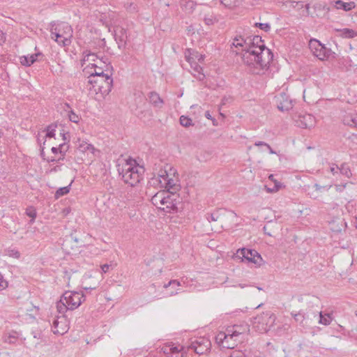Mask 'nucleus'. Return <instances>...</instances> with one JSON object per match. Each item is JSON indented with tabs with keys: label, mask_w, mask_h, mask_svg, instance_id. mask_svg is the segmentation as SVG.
<instances>
[{
	"label": "nucleus",
	"mask_w": 357,
	"mask_h": 357,
	"mask_svg": "<svg viewBox=\"0 0 357 357\" xmlns=\"http://www.w3.org/2000/svg\"><path fill=\"white\" fill-rule=\"evenodd\" d=\"M250 45L248 50L242 54V59L245 65L253 68V73L259 74L261 70L267 69L273 54L270 49L266 47L261 37L250 36Z\"/></svg>",
	"instance_id": "obj_1"
},
{
	"label": "nucleus",
	"mask_w": 357,
	"mask_h": 357,
	"mask_svg": "<svg viewBox=\"0 0 357 357\" xmlns=\"http://www.w3.org/2000/svg\"><path fill=\"white\" fill-rule=\"evenodd\" d=\"M119 172L122 175L123 181L130 186H135L143 179V167L136 165V161L131 158L126 160L121 172L120 169Z\"/></svg>",
	"instance_id": "obj_2"
},
{
	"label": "nucleus",
	"mask_w": 357,
	"mask_h": 357,
	"mask_svg": "<svg viewBox=\"0 0 357 357\" xmlns=\"http://www.w3.org/2000/svg\"><path fill=\"white\" fill-rule=\"evenodd\" d=\"M85 300V295L78 291H66L57 303L56 307L59 313H64L67 310L77 309Z\"/></svg>",
	"instance_id": "obj_3"
},
{
	"label": "nucleus",
	"mask_w": 357,
	"mask_h": 357,
	"mask_svg": "<svg viewBox=\"0 0 357 357\" xmlns=\"http://www.w3.org/2000/svg\"><path fill=\"white\" fill-rule=\"evenodd\" d=\"M63 24H52L50 29L51 38L62 47L69 46L73 36V29L69 24H66L63 31H61V25Z\"/></svg>",
	"instance_id": "obj_4"
},
{
	"label": "nucleus",
	"mask_w": 357,
	"mask_h": 357,
	"mask_svg": "<svg viewBox=\"0 0 357 357\" xmlns=\"http://www.w3.org/2000/svg\"><path fill=\"white\" fill-rule=\"evenodd\" d=\"M112 73L102 75L100 77L95 78L89 77V83L102 96H107L109 93L113 86V79Z\"/></svg>",
	"instance_id": "obj_5"
},
{
	"label": "nucleus",
	"mask_w": 357,
	"mask_h": 357,
	"mask_svg": "<svg viewBox=\"0 0 357 357\" xmlns=\"http://www.w3.org/2000/svg\"><path fill=\"white\" fill-rule=\"evenodd\" d=\"M309 48L312 54L321 61L328 59L332 54H335L331 49L327 48L319 40L314 38L310 40Z\"/></svg>",
	"instance_id": "obj_6"
},
{
	"label": "nucleus",
	"mask_w": 357,
	"mask_h": 357,
	"mask_svg": "<svg viewBox=\"0 0 357 357\" xmlns=\"http://www.w3.org/2000/svg\"><path fill=\"white\" fill-rule=\"evenodd\" d=\"M234 335L231 333H228L226 329L225 332H219L215 335V340L217 344L222 348L234 349L237 345V342L241 340Z\"/></svg>",
	"instance_id": "obj_7"
},
{
	"label": "nucleus",
	"mask_w": 357,
	"mask_h": 357,
	"mask_svg": "<svg viewBox=\"0 0 357 357\" xmlns=\"http://www.w3.org/2000/svg\"><path fill=\"white\" fill-rule=\"evenodd\" d=\"M181 198L174 192H167L164 205L158 206V208L165 213H176L178 211V204H181Z\"/></svg>",
	"instance_id": "obj_8"
},
{
	"label": "nucleus",
	"mask_w": 357,
	"mask_h": 357,
	"mask_svg": "<svg viewBox=\"0 0 357 357\" xmlns=\"http://www.w3.org/2000/svg\"><path fill=\"white\" fill-rule=\"evenodd\" d=\"M275 319V316L273 313L270 312H264L254 318L253 326L260 333H266L270 330L269 322H273Z\"/></svg>",
	"instance_id": "obj_9"
},
{
	"label": "nucleus",
	"mask_w": 357,
	"mask_h": 357,
	"mask_svg": "<svg viewBox=\"0 0 357 357\" xmlns=\"http://www.w3.org/2000/svg\"><path fill=\"white\" fill-rule=\"evenodd\" d=\"M211 341L205 337L192 338L188 346V349L193 350L197 354H206L211 348Z\"/></svg>",
	"instance_id": "obj_10"
},
{
	"label": "nucleus",
	"mask_w": 357,
	"mask_h": 357,
	"mask_svg": "<svg viewBox=\"0 0 357 357\" xmlns=\"http://www.w3.org/2000/svg\"><path fill=\"white\" fill-rule=\"evenodd\" d=\"M191 49H187L185 52V58L186 61L190 64L191 68L197 74H194V76L199 81H203L205 78V75L202 73V67L195 61L193 56H191Z\"/></svg>",
	"instance_id": "obj_11"
},
{
	"label": "nucleus",
	"mask_w": 357,
	"mask_h": 357,
	"mask_svg": "<svg viewBox=\"0 0 357 357\" xmlns=\"http://www.w3.org/2000/svg\"><path fill=\"white\" fill-rule=\"evenodd\" d=\"M68 325L64 317H59L52 321V331L54 334L63 335L68 331Z\"/></svg>",
	"instance_id": "obj_12"
},
{
	"label": "nucleus",
	"mask_w": 357,
	"mask_h": 357,
	"mask_svg": "<svg viewBox=\"0 0 357 357\" xmlns=\"http://www.w3.org/2000/svg\"><path fill=\"white\" fill-rule=\"evenodd\" d=\"M241 254L243 259L246 260L248 262L260 265L262 261L261 255L255 250L242 248L241 250Z\"/></svg>",
	"instance_id": "obj_13"
},
{
	"label": "nucleus",
	"mask_w": 357,
	"mask_h": 357,
	"mask_svg": "<svg viewBox=\"0 0 357 357\" xmlns=\"http://www.w3.org/2000/svg\"><path fill=\"white\" fill-rule=\"evenodd\" d=\"M250 37L245 36H236L232 42V45L236 48H241L243 53L248 50L250 45Z\"/></svg>",
	"instance_id": "obj_14"
},
{
	"label": "nucleus",
	"mask_w": 357,
	"mask_h": 357,
	"mask_svg": "<svg viewBox=\"0 0 357 357\" xmlns=\"http://www.w3.org/2000/svg\"><path fill=\"white\" fill-rule=\"evenodd\" d=\"M183 347L174 346L171 344L162 348L163 353L168 357H183Z\"/></svg>",
	"instance_id": "obj_15"
},
{
	"label": "nucleus",
	"mask_w": 357,
	"mask_h": 357,
	"mask_svg": "<svg viewBox=\"0 0 357 357\" xmlns=\"http://www.w3.org/2000/svg\"><path fill=\"white\" fill-rule=\"evenodd\" d=\"M277 107L280 111H287L292 107L291 100L284 93L275 96Z\"/></svg>",
	"instance_id": "obj_16"
},
{
	"label": "nucleus",
	"mask_w": 357,
	"mask_h": 357,
	"mask_svg": "<svg viewBox=\"0 0 357 357\" xmlns=\"http://www.w3.org/2000/svg\"><path fill=\"white\" fill-rule=\"evenodd\" d=\"M228 333H231L234 336L240 339L241 336L246 333L249 331V326L248 324L234 325L227 327Z\"/></svg>",
	"instance_id": "obj_17"
},
{
	"label": "nucleus",
	"mask_w": 357,
	"mask_h": 357,
	"mask_svg": "<svg viewBox=\"0 0 357 357\" xmlns=\"http://www.w3.org/2000/svg\"><path fill=\"white\" fill-rule=\"evenodd\" d=\"M77 149L82 153L90 152L94 155L96 152H98V151L94 148L93 144L88 143L85 140H78Z\"/></svg>",
	"instance_id": "obj_18"
},
{
	"label": "nucleus",
	"mask_w": 357,
	"mask_h": 357,
	"mask_svg": "<svg viewBox=\"0 0 357 357\" xmlns=\"http://www.w3.org/2000/svg\"><path fill=\"white\" fill-rule=\"evenodd\" d=\"M337 9H341L344 11H349L356 7L354 1L344 2L342 0L334 1L331 3Z\"/></svg>",
	"instance_id": "obj_19"
},
{
	"label": "nucleus",
	"mask_w": 357,
	"mask_h": 357,
	"mask_svg": "<svg viewBox=\"0 0 357 357\" xmlns=\"http://www.w3.org/2000/svg\"><path fill=\"white\" fill-rule=\"evenodd\" d=\"M43 56V55L41 52H38L36 54L28 55V56H24L22 59L21 63L23 66H30L36 61L40 60V58H42Z\"/></svg>",
	"instance_id": "obj_20"
},
{
	"label": "nucleus",
	"mask_w": 357,
	"mask_h": 357,
	"mask_svg": "<svg viewBox=\"0 0 357 357\" xmlns=\"http://www.w3.org/2000/svg\"><path fill=\"white\" fill-rule=\"evenodd\" d=\"M299 126L304 128H310L314 126V117L311 114H305L299 116Z\"/></svg>",
	"instance_id": "obj_21"
},
{
	"label": "nucleus",
	"mask_w": 357,
	"mask_h": 357,
	"mask_svg": "<svg viewBox=\"0 0 357 357\" xmlns=\"http://www.w3.org/2000/svg\"><path fill=\"white\" fill-rule=\"evenodd\" d=\"M149 99L151 104L155 107L161 108L163 104V100L158 93L151 91L149 93Z\"/></svg>",
	"instance_id": "obj_22"
},
{
	"label": "nucleus",
	"mask_w": 357,
	"mask_h": 357,
	"mask_svg": "<svg viewBox=\"0 0 357 357\" xmlns=\"http://www.w3.org/2000/svg\"><path fill=\"white\" fill-rule=\"evenodd\" d=\"M167 192L165 190L160 191L153 195L151 198V202L153 205L157 206H162L164 205V200L165 199V195Z\"/></svg>",
	"instance_id": "obj_23"
},
{
	"label": "nucleus",
	"mask_w": 357,
	"mask_h": 357,
	"mask_svg": "<svg viewBox=\"0 0 357 357\" xmlns=\"http://www.w3.org/2000/svg\"><path fill=\"white\" fill-rule=\"evenodd\" d=\"M225 210L222 208H218L213 211L212 213H207L205 215L206 219L209 222H216L220 218L225 214Z\"/></svg>",
	"instance_id": "obj_24"
},
{
	"label": "nucleus",
	"mask_w": 357,
	"mask_h": 357,
	"mask_svg": "<svg viewBox=\"0 0 357 357\" xmlns=\"http://www.w3.org/2000/svg\"><path fill=\"white\" fill-rule=\"evenodd\" d=\"M331 229L333 232H340L342 229L347 227V223L344 220L338 219L337 220H333L330 222Z\"/></svg>",
	"instance_id": "obj_25"
},
{
	"label": "nucleus",
	"mask_w": 357,
	"mask_h": 357,
	"mask_svg": "<svg viewBox=\"0 0 357 357\" xmlns=\"http://www.w3.org/2000/svg\"><path fill=\"white\" fill-rule=\"evenodd\" d=\"M336 31L339 33L338 36L345 38H352L357 36V31L351 29H336Z\"/></svg>",
	"instance_id": "obj_26"
},
{
	"label": "nucleus",
	"mask_w": 357,
	"mask_h": 357,
	"mask_svg": "<svg viewBox=\"0 0 357 357\" xmlns=\"http://www.w3.org/2000/svg\"><path fill=\"white\" fill-rule=\"evenodd\" d=\"M343 123L344 125L357 128V114L345 115L343 119Z\"/></svg>",
	"instance_id": "obj_27"
},
{
	"label": "nucleus",
	"mask_w": 357,
	"mask_h": 357,
	"mask_svg": "<svg viewBox=\"0 0 357 357\" xmlns=\"http://www.w3.org/2000/svg\"><path fill=\"white\" fill-rule=\"evenodd\" d=\"M312 314H314V317H316L317 314H319V323L321 324H323L324 326L329 325L332 321V318L328 314L323 315L322 312L317 310L314 311L312 312Z\"/></svg>",
	"instance_id": "obj_28"
},
{
	"label": "nucleus",
	"mask_w": 357,
	"mask_h": 357,
	"mask_svg": "<svg viewBox=\"0 0 357 357\" xmlns=\"http://www.w3.org/2000/svg\"><path fill=\"white\" fill-rule=\"evenodd\" d=\"M339 169L340 176H344L347 178L351 176L352 174L350 167L347 163L341 164L340 167H339Z\"/></svg>",
	"instance_id": "obj_29"
},
{
	"label": "nucleus",
	"mask_w": 357,
	"mask_h": 357,
	"mask_svg": "<svg viewBox=\"0 0 357 357\" xmlns=\"http://www.w3.org/2000/svg\"><path fill=\"white\" fill-rule=\"evenodd\" d=\"M291 314L294 317L295 321L299 323H302L305 319H308L310 317L309 312L305 313L303 310L298 313L291 312Z\"/></svg>",
	"instance_id": "obj_30"
},
{
	"label": "nucleus",
	"mask_w": 357,
	"mask_h": 357,
	"mask_svg": "<svg viewBox=\"0 0 357 357\" xmlns=\"http://www.w3.org/2000/svg\"><path fill=\"white\" fill-rule=\"evenodd\" d=\"M25 213L27 216L31 218L29 224L32 225L34 222L35 219L37 216L36 209L33 206H29L26 208Z\"/></svg>",
	"instance_id": "obj_31"
},
{
	"label": "nucleus",
	"mask_w": 357,
	"mask_h": 357,
	"mask_svg": "<svg viewBox=\"0 0 357 357\" xmlns=\"http://www.w3.org/2000/svg\"><path fill=\"white\" fill-rule=\"evenodd\" d=\"M71 183L72 182L67 186L59 188L55 192V197L58 199L62 196L68 194L70 190Z\"/></svg>",
	"instance_id": "obj_32"
},
{
	"label": "nucleus",
	"mask_w": 357,
	"mask_h": 357,
	"mask_svg": "<svg viewBox=\"0 0 357 357\" xmlns=\"http://www.w3.org/2000/svg\"><path fill=\"white\" fill-rule=\"evenodd\" d=\"M165 188H167L166 192H174L176 193V191L180 189V185H176L172 179H168Z\"/></svg>",
	"instance_id": "obj_33"
},
{
	"label": "nucleus",
	"mask_w": 357,
	"mask_h": 357,
	"mask_svg": "<svg viewBox=\"0 0 357 357\" xmlns=\"http://www.w3.org/2000/svg\"><path fill=\"white\" fill-rule=\"evenodd\" d=\"M329 171L333 174V176L335 178L336 181L338 180V177L340 176V169L339 166L336 164H331L329 167Z\"/></svg>",
	"instance_id": "obj_34"
},
{
	"label": "nucleus",
	"mask_w": 357,
	"mask_h": 357,
	"mask_svg": "<svg viewBox=\"0 0 357 357\" xmlns=\"http://www.w3.org/2000/svg\"><path fill=\"white\" fill-rule=\"evenodd\" d=\"M56 128V124L49 125L46 128L47 133H46L45 137H49V138L54 137L55 135Z\"/></svg>",
	"instance_id": "obj_35"
},
{
	"label": "nucleus",
	"mask_w": 357,
	"mask_h": 357,
	"mask_svg": "<svg viewBox=\"0 0 357 357\" xmlns=\"http://www.w3.org/2000/svg\"><path fill=\"white\" fill-rule=\"evenodd\" d=\"M95 66V72L91 73V75L89 77H94L97 78L100 77L102 75H105L106 73H104L102 67H98L96 64H93Z\"/></svg>",
	"instance_id": "obj_36"
},
{
	"label": "nucleus",
	"mask_w": 357,
	"mask_h": 357,
	"mask_svg": "<svg viewBox=\"0 0 357 357\" xmlns=\"http://www.w3.org/2000/svg\"><path fill=\"white\" fill-rule=\"evenodd\" d=\"M180 123L183 127L188 128L190 126L192 125V121L191 119L188 118L185 116H181L180 117Z\"/></svg>",
	"instance_id": "obj_37"
},
{
	"label": "nucleus",
	"mask_w": 357,
	"mask_h": 357,
	"mask_svg": "<svg viewBox=\"0 0 357 357\" xmlns=\"http://www.w3.org/2000/svg\"><path fill=\"white\" fill-rule=\"evenodd\" d=\"M68 119L71 122L77 123L79 122L81 118L79 116L75 114L73 110L71 109L68 112Z\"/></svg>",
	"instance_id": "obj_38"
},
{
	"label": "nucleus",
	"mask_w": 357,
	"mask_h": 357,
	"mask_svg": "<svg viewBox=\"0 0 357 357\" xmlns=\"http://www.w3.org/2000/svg\"><path fill=\"white\" fill-rule=\"evenodd\" d=\"M115 26H112L114 29V31L118 33H119L121 34L120 37H123L124 36H126V29L122 26H120L119 24H114Z\"/></svg>",
	"instance_id": "obj_39"
},
{
	"label": "nucleus",
	"mask_w": 357,
	"mask_h": 357,
	"mask_svg": "<svg viewBox=\"0 0 357 357\" xmlns=\"http://www.w3.org/2000/svg\"><path fill=\"white\" fill-rule=\"evenodd\" d=\"M331 186H332L331 184L326 185H321L318 183H315L314 185L313 188H314L317 191L321 192V191H328L331 188Z\"/></svg>",
	"instance_id": "obj_40"
},
{
	"label": "nucleus",
	"mask_w": 357,
	"mask_h": 357,
	"mask_svg": "<svg viewBox=\"0 0 357 357\" xmlns=\"http://www.w3.org/2000/svg\"><path fill=\"white\" fill-rule=\"evenodd\" d=\"M8 286V282L4 279L3 275L0 273V291L6 289Z\"/></svg>",
	"instance_id": "obj_41"
},
{
	"label": "nucleus",
	"mask_w": 357,
	"mask_h": 357,
	"mask_svg": "<svg viewBox=\"0 0 357 357\" xmlns=\"http://www.w3.org/2000/svg\"><path fill=\"white\" fill-rule=\"evenodd\" d=\"M273 177H274V176L273 174H271L269 176V179H271V181H273L275 182V185H274L273 188H268V191H269V192H276L280 189V188L281 186V184L279 182H276L275 181L273 180Z\"/></svg>",
	"instance_id": "obj_42"
},
{
	"label": "nucleus",
	"mask_w": 357,
	"mask_h": 357,
	"mask_svg": "<svg viewBox=\"0 0 357 357\" xmlns=\"http://www.w3.org/2000/svg\"><path fill=\"white\" fill-rule=\"evenodd\" d=\"M68 146H66L65 143L63 144H61L59 145V153L63 155V156H65L67 151H68Z\"/></svg>",
	"instance_id": "obj_43"
},
{
	"label": "nucleus",
	"mask_w": 357,
	"mask_h": 357,
	"mask_svg": "<svg viewBox=\"0 0 357 357\" xmlns=\"http://www.w3.org/2000/svg\"><path fill=\"white\" fill-rule=\"evenodd\" d=\"M221 4H222L225 8H231L233 6L234 1V0H220Z\"/></svg>",
	"instance_id": "obj_44"
},
{
	"label": "nucleus",
	"mask_w": 357,
	"mask_h": 357,
	"mask_svg": "<svg viewBox=\"0 0 357 357\" xmlns=\"http://www.w3.org/2000/svg\"><path fill=\"white\" fill-rule=\"evenodd\" d=\"M255 27H259L261 30L268 31L270 30L269 24H255Z\"/></svg>",
	"instance_id": "obj_45"
},
{
	"label": "nucleus",
	"mask_w": 357,
	"mask_h": 357,
	"mask_svg": "<svg viewBox=\"0 0 357 357\" xmlns=\"http://www.w3.org/2000/svg\"><path fill=\"white\" fill-rule=\"evenodd\" d=\"M100 62H102L104 64H105V67H106V70H105L106 71H107L108 70H112V66L109 63L107 58L102 57L101 59H100Z\"/></svg>",
	"instance_id": "obj_46"
},
{
	"label": "nucleus",
	"mask_w": 357,
	"mask_h": 357,
	"mask_svg": "<svg viewBox=\"0 0 357 357\" xmlns=\"http://www.w3.org/2000/svg\"><path fill=\"white\" fill-rule=\"evenodd\" d=\"M17 340V337L14 335H10L7 337L5 338L4 342L9 344H14Z\"/></svg>",
	"instance_id": "obj_47"
},
{
	"label": "nucleus",
	"mask_w": 357,
	"mask_h": 357,
	"mask_svg": "<svg viewBox=\"0 0 357 357\" xmlns=\"http://www.w3.org/2000/svg\"><path fill=\"white\" fill-rule=\"evenodd\" d=\"M228 357H245V355L241 351L235 350V351H233L231 353L230 356Z\"/></svg>",
	"instance_id": "obj_48"
},
{
	"label": "nucleus",
	"mask_w": 357,
	"mask_h": 357,
	"mask_svg": "<svg viewBox=\"0 0 357 357\" xmlns=\"http://www.w3.org/2000/svg\"><path fill=\"white\" fill-rule=\"evenodd\" d=\"M171 285L179 286L180 282L176 280H170L168 283L164 284V288L167 289V287H169Z\"/></svg>",
	"instance_id": "obj_49"
},
{
	"label": "nucleus",
	"mask_w": 357,
	"mask_h": 357,
	"mask_svg": "<svg viewBox=\"0 0 357 357\" xmlns=\"http://www.w3.org/2000/svg\"><path fill=\"white\" fill-rule=\"evenodd\" d=\"M86 59L87 61H95L97 59H98V56L96 55V54L95 53H90V54H88L86 56H85Z\"/></svg>",
	"instance_id": "obj_50"
},
{
	"label": "nucleus",
	"mask_w": 357,
	"mask_h": 357,
	"mask_svg": "<svg viewBox=\"0 0 357 357\" xmlns=\"http://www.w3.org/2000/svg\"><path fill=\"white\" fill-rule=\"evenodd\" d=\"M289 325L287 324H283L282 326H279L277 329L278 333H280L282 331H287L289 329Z\"/></svg>",
	"instance_id": "obj_51"
},
{
	"label": "nucleus",
	"mask_w": 357,
	"mask_h": 357,
	"mask_svg": "<svg viewBox=\"0 0 357 357\" xmlns=\"http://www.w3.org/2000/svg\"><path fill=\"white\" fill-rule=\"evenodd\" d=\"M9 255L10 257H13L16 259H18L20 257V253L16 250H9Z\"/></svg>",
	"instance_id": "obj_52"
},
{
	"label": "nucleus",
	"mask_w": 357,
	"mask_h": 357,
	"mask_svg": "<svg viewBox=\"0 0 357 357\" xmlns=\"http://www.w3.org/2000/svg\"><path fill=\"white\" fill-rule=\"evenodd\" d=\"M6 33L3 31L0 30V45H2L3 43H4L6 41Z\"/></svg>",
	"instance_id": "obj_53"
},
{
	"label": "nucleus",
	"mask_w": 357,
	"mask_h": 357,
	"mask_svg": "<svg viewBox=\"0 0 357 357\" xmlns=\"http://www.w3.org/2000/svg\"><path fill=\"white\" fill-rule=\"evenodd\" d=\"M191 53H192L191 56H195V58H196V59H198V60H199V61H200L201 60H203V59H203L202 55H199V54H198L197 52H195V51H194V50H191Z\"/></svg>",
	"instance_id": "obj_54"
},
{
	"label": "nucleus",
	"mask_w": 357,
	"mask_h": 357,
	"mask_svg": "<svg viewBox=\"0 0 357 357\" xmlns=\"http://www.w3.org/2000/svg\"><path fill=\"white\" fill-rule=\"evenodd\" d=\"M111 265L108 264H105L101 266L102 271L105 273H107L109 271V269L110 268Z\"/></svg>",
	"instance_id": "obj_55"
},
{
	"label": "nucleus",
	"mask_w": 357,
	"mask_h": 357,
	"mask_svg": "<svg viewBox=\"0 0 357 357\" xmlns=\"http://www.w3.org/2000/svg\"><path fill=\"white\" fill-rule=\"evenodd\" d=\"M195 29L193 28V26L192 24H190L189 26H188L187 28V31H188V34L189 35H192L195 33Z\"/></svg>",
	"instance_id": "obj_56"
},
{
	"label": "nucleus",
	"mask_w": 357,
	"mask_h": 357,
	"mask_svg": "<svg viewBox=\"0 0 357 357\" xmlns=\"http://www.w3.org/2000/svg\"><path fill=\"white\" fill-rule=\"evenodd\" d=\"M205 117L208 119L212 120L213 125H215V119H213L212 116L211 115V114L208 111H206L205 112Z\"/></svg>",
	"instance_id": "obj_57"
},
{
	"label": "nucleus",
	"mask_w": 357,
	"mask_h": 357,
	"mask_svg": "<svg viewBox=\"0 0 357 357\" xmlns=\"http://www.w3.org/2000/svg\"><path fill=\"white\" fill-rule=\"evenodd\" d=\"M346 185H347L346 183H344L343 185H335L336 190L338 192L342 191L345 188Z\"/></svg>",
	"instance_id": "obj_58"
},
{
	"label": "nucleus",
	"mask_w": 357,
	"mask_h": 357,
	"mask_svg": "<svg viewBox=\"0 0 357 357\" xmlns=\"http://www.w3.org/2000/svg\"><path fill=\"white\" fill-rule=\"evenodd\" d=\"M60 170H61V166L57 165V166H55L53 168L50 169L49 170V173L51 174V173H53V172H59Z\"/></svg>",
	"instance_id": "obj_59"
},
{
	"label": "nucleus",
	"mask_w": 357,
	"mask_h": 357,
	"mask_svg": "<svg viewBox=\"0 0 357 357\" xmlns=\"http://www.w3.org/2000/svg\"><path fill=\"white\" fill-rule=\"evenodd\" d=\"M185 6H188L190 9H192L194 6V2L192 1H185Z\"/></svg>",
	"instance_id": "obj_60"
},
{
	"label": "nucleus",
	"mask_w": 357,
	"mask_h": 357,
	"mask_svg": "<svg viewBox=\"0 0 357 357\" xmlns=\"http://www.w3.org/2000/svg\"><path fill=\"white\" fill-rule=\"evenodd\" d=\"M267 144H268L267 143H266L264 142H261V141H257V142H255V145L257 146H264L266 147Z\"/></svg>",
	"instance_id": "obj_61"
},
{
	"label": "nucleus",
	"mask_w": 357,
	"mask_h": 357,
	"mask_svg": "<svg viewBox=\"0 0 357 357\" xmlns=\"http://www.w3.org/2000/svg\"><path fill=\"white\" fill-rule=\"evenodd\" d=\"M59 147H52L51 149V151L54 153V154H56L58 153H59Z\"/></svg>",
	"instance_id": "obj_62"
},
{
	"label": "nucleus",
	"mask_w": 357,
	"mask_h": 357,
	"mask_svg": "<svg viewBox=\"0 0 357 357\" xmlns=\"http://www.w3.org/2000/svg\"><path fill=\"white\" fill-rule=\"evenodd\" d=\"M82 288H83V289H84V290L87 291V290H93V289H96V286H94V287H91V286H90V287H87V286H86V287H83Z\"/></svg>",
	"instance_id": "obj_63"
},
{
	"label": "nucleus",
	"mask_w": 357,
	"mask_h": 357,
	"mask_svg": "<svg viewBox=\"0 0 357 357\" xmlns=\"http://www.w3.org/2000/svg\"><path fill=\"white\" fill-rule=\"evenodd\" d=\"M266 148L268 149L271 154H275V151L272 149L269 144H267Z\"/></svg>",
	"instance_id": "obj_64"
}]
</instances>
